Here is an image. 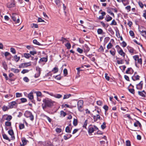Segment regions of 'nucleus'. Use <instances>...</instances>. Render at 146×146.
Returning <instances> with one entry per match:
<instances>
[{"instance_id":"obj_25","label":"nucleus","mask_w":146,"mask_h":146,"mask_svg":"<svg viewBox=\"0 0 146 146\" xmlns=\"http://www.w3.org/2000/svg\"><path fill=\"white\" fill-rule=\"evenodd\" d=\"M94 131V128L90 127L89 128L88 132L89 133H92Z\"/></svg>"},{"instance_id":"obj_55","label":"nucleus","mask_w":146,"mask_h":146,"mask_svg":"<svg viewBox=\"0 0 146 146\" xmlns=\"http://www.w3.org/2000/svg\"><path fill=\"white\" fill-rule=\"evenodd\" d=\"M14 6L15 4L13 3H11L10 4L8 5V7L10 8L13 7Z\"/></svg>"},{"instance_id":"obj_31","label":"nucleus","mask_w":146,"mask_h":146,"mask_svg":"<svg viewBox=\"0 0 146 146\" xmlns=\"http://www.w3.org/2000/svg\"><path fill=\"white\" fill-rule=\"evenodd\" d=\"M131 70L132 71V72H133V70L132 69V68H129L127 69V70L125 72L126 74L130 73H129V71H130Z\"/></svg>"},{"instance_id":"obj_3","label":"nucleus","mask_w":146,"mask_h":146,"mask_svg":"<svg viewBox=\"0 0 146 146\" xmlns=\"http://www.w3.org/2000/svg\"><path fill=\"white\" fill-rule=\"evenodd\" d=\"M24 115L27 117H29L31 121H33L34 119V116L31 112L30 111H26L24 113Z\"/></svg>"},{"instance_id":"obj_50","label":"nucleus","mask_w":146,"mask_h":146,"mask_svg":"<svg viewBox=\"0 0 146 146\" xmlns=\"http://www.w3.org/2000/svg\"><path fill=\"white\" fill-rule=\"evenodd\" d=\"M63 73L64 76H66L67 74L68 71L65 68L64 70Z\"/></svg>"},{"instance_id":"obj_7","label":"nucleus","mask_w":146,"mask_h":146,"mask_svg":"<svg viewBox=\"0 0 146 146\" xmlns=\"http://www.w3.org/2000/svg\"><path fill=\"white\" fill-rule=\"evenodd\" d=\"M31 65V64L30 62L23 63L19 65V68H22L26 67L28 66Z\"/></svg>"},{"instance_id":"obj_52","label":"nucleus","mask_w":146,"mask_h":146,"mask_svg":"<svg viewBox=\"0 0 146 146\" xmlns=\"http://www.w3.org/2000/svg\"><path fill=\"white\" fill-rule=\"evenodd\" d=\"M12 119V117L11 115H8L6 119V120L10 121Z\"/></svg>"},{"instance_id":"obj_20","label":"nucleus","mask_w":146,"mask_h":146,"mask_svg":"<svg viewBox=\"0 0 146 146\" xmlns=\"http://www.w3.org/2000/svg\"><path fill=\"white\" fill-rule=\"evenodd\" d=\"M45 146H54L52 143L49 141H46L45 143Z\"/></svg>"},{"instance_id":"obj_60","label":"nucleus","mask_w":146,"mask_h":146,"mask_svg":"<svg viewBox=\"0 0 146 146\" xmlns=\"http://www.w3.org/2000/svg\"><path fill=\"white\" fill-rule=\"evenodd\" d=\"M30 54L34 55V54H36V52L35 51H31L30 52Z\"/></svg>"},{"instance_id":"obj_42","label":"nucleus","mask_w":146,"mask_h":146,"mask_svg":"<svg viewBox=\"0 0 146 146\" xmlns=\"http://www.w3.org/2000/svg\"><path fill=\"white\" fill-rule=\"evenodd\" d=\"M110 25H117V23L113 19L112 21V22Z\"/></svg>"},{"instance_id":"obj_34","label":"nucleus","mask_w":146,"mask_h":146,"mask_svg":"<svg viewBox=\"0 0 146 146\" xmlns=\"http://www.w3.org/2000/svg\"><path fill=\"white\" fill-rule=\"evenodd\" d=\"M23 80L26 82H28L29 81V79L27 77H25L23 78Z\"/></svg>"},{"instance_id":"obj_14","label":"nucleus","mask_w":146,"mask_h":146,"mask_svg":"<svg viewBox=\"0 0 146 146\" xmlns=\"http://www.w3.org/2000/svg\"><path fill=\"white\" fill-rule=\"evenodd\" d=\"M24 57L27 58H28L31 57V60H33V57L31 56L30 54L27 53H25L24 55Z\"/></svg>"},{"instance_id":"obj_61","label":"nucleus","mask_w":146,"mask_h":146,"mask_svg":"<svg viewBox=\"0 0 146 146\" xmlns=\"http://www.w3.org/2000/svg\"><path fill=\"white\" fill-rule=\"evenodd\" d=\"M108 12L110 14L113 16L114 17V14L111 11V10L110 9H108Z\"/></svg>"},{"instance_id":"obj_9","label":"nucleus","mask_w":146,"mask_h":146,"mask_svg":"<svg viewBox=\"0 0 146 146\" xmlns=\"http://www.w3.org/2000/svg\"><path fill=\"white\" fill-rule=\"evenodd\" d=\"M143 81H141L137 85L136 88L137 89L139 90H141L143 88Z\"/></svg>"},{"instance_id":"obj_46","label":"nucleus","mask_w":146,"mask_h":146,"mask_svg":"<svg viewBox=\"0 0 146 146\" xmlns=\"http://www.w3.org/2000/svg\"><path fill=\"white\" fill-rule=\"evenodd\" d=\"M112 19V18L111 17L108 15V17H107L106 21L107 22H108L111 20Z\"/></svg>"},{"instance_id":"obj_36","label":"nucleus","mask_w":146,"mask_h":146,"mask_svg":"<svg viewBox=\"0 0 146 146\" xmlns=\"http://www.w3.org/2000/svg\"><path fill=\"white\" fill-rule=\"evenodd\" d=\"M66 46L67 47L68 49H69L70 48L71 45L69 43H67L65 44Z\"/></svg>"},{"instance_id":"obj_26","label":"nucleus","mask_w":146,"mask_h":146,"mask_svg":"<svg viewBox=\"0 0 146 146\" xmlns=\"http://www.w3.org/2000/svg\"><path fill=\"white\" fill-rule=\"evenodd\" d=\"M14 59L16 62H17L19 60L20 57L17 56V55H15L14 56Z\"/></svg>"},{"instance_id":"obj_53","label":"nucleus","mask_w":146,"mask_h":146,"mask_svg":"<svg viewBox=\"0 0 146 146\" xmlns=\"http://www.w3.org/2000/svg\"><path fill=\"white\" fill-rule=\"evenodd\" d=\"M133 58L136 61L139 58V56L137 55H136L133 56Z\"/></svg>"},{"instance_id":"obj_63","label":"nucleus","mask_w":146,"mask_h":146,"mask_svg":"<svg viewBox=\"0 0 146 146\" xmlns=\"http://www.w3.org/2000/svg\"><path fill=\"white\" fill-rule=\"evenodd\" d=\"M108 74L107 73L105 74V78L106 80H107L109 81L110 79V77L108 76Z\"/></svg>"},{"instance_id":"obj_18","label":"nucleus","mask_w":146,"mask_h":146,"mask_svg":"<svg viewBox=\"0 0 146 146\" xmlns=\"http://www.w3.org/2000/svg\"><path fill=\"white\" fill-rule=\"evenodd\" d=\"M28 97L29 99L31 100H32L33 99L34 96L33 92H31L28 94Z\"/></svg>"},{"instance_id":"obj_23","label":"nucleus","mask_w":146,"mask_h":146,"mask_svg":"<svg viewBox=\"0 0 146 146\" xmlns=\"http://www.w3.org/2000/svg\"><path fill=\"white\" fill-rule=\"evenodd\" d=\"M97 33L98 34H104V33L103 32L102 30L101 29H98L97 30Z\"/></svg>"},{"instance_id":"obj_54","label":"nucleus","mask_w":146,"mask_h":146,"mask_svg":"<svg viewBox=\"0 0 146 146\" xmlns=\"http://www.w3.org/2000/svg\"><path fill=\"white\" fill-rule=\"evenodd\" d=\"M101 127L103 129H104L106 127V123L105 122L103 123V124L101 125Z\"/></svg>"},{"instance_id":"obj_47","label":"nucleus","mask_w":146,"mask_h":146,"mask_svg":"<svg viewBox=\"0 0 146 146\" xmlns=\"http://www.w3.org/2000/svg\"><path fill=\"white\" fill-rule=\"evenodd\" d=\"M73 124L75 126H76L77 124V120L76 119H74L73 122Z\"/></svg>"},{"instance_id":"obj_27","label":"nucleus","mask_w":146,"mask_h":146,"mask_svg":"<svg viewBox=\"0 0 146 146\" xmlns=\"http://www.w3.org/2000/svg\"><path fill=\"white\" fill-rule=\"evenodd\" d=\"M71 96V94H66L64 95L63 97V99H67L68 98Z\"/></svg>"},{"instance_id":"obj_2","label":"nucleus","mask_w":146,"mask_h":146,"mask_svg":"<svg viewBox=\"0 0 146 146\" xmlns=\"http://www.w3.org/2000/svg\"><path fill=\"white\" fill-rule=\"evenodd\" d=\"M11 16L13 21L15 22V23H19L20 20L19 17V15L17 14L16 13H13Z\"/></svg>"},{"instance_id":"obj_32","label":"nucleus","mask_w":146,"mask_h":146,"mask_svg":"<svg viewBox=\"0 0 146 146\" xmlns=\"http://www.w3.org/2000/svg\"><path fill=\"white\" fill-rule=\"evenodd\" d=\"M88 123V120H86L84 123L83 125V127H84L86 129V126L87 125Z\"/></svg>"},{"instance_id":"obj_40","label":"nucleus","mask_w":146,"mask_h":146,"mask_svg":"<svg viewBox=\"0 0 146 146\" xmlns=\"http://www.w3.org/2000/svg\"><path fill=\"white\" fill-rule=\"evenodd\" d=\"M129 92L131 93L134 94L135 93V90L133 88L132 89H128Z\"/></svg>"},{"instance_id":"obj_49","label":"nucleus","mask_w":146,"mask_h":146,"mask_svg":"<svg viewBox=\"0 0 146 146\" xmlns=\"http://www.w3.org/2000/svg\"><path fill=\"white\" fill-rule=\"evenodd\" d=\"M11 51L13 54H15L16 53V50L15 49L13 48H10Z\"/></svg>"},{"instance_id":"obj_24","label":"nucleus","mask_w":146,"mask_h":146,"mask_svg":"<svg viewBox=\"0 0 146 146\" xmlns=\"http://www.w3.org/2000/svg\"><path fill=\"white\" fill-rule=\"evenodd\" d=\"M11 70L15 73H18L19 72V69L14 68H11Z\"/></svg>"},{"instance_id":"obj_12","label":"nucleus","mask_w":146,"mask_h":146,"mask_svg":"<svg viewBox=\"0 0 146 146\" xmlns=\"http://www.w3.org/2000/svg\"><path fill=\"white\" fill-rule=\"evenodd\" d=\"M83 47L84 52H87L90 50V48L87 44L84 45Z\"/></svg>"},{"instance_id":"obj_6","label":"nucleus","mask_w":146,"mask_h":146,"mask_svg":"<svg viewBox=\"0 0 146 146\" xmlns=\"http://www.w3.org/2000/svg\"><path fill=\"white\" fill-rule=\"evenodd\" d=\"M34 93L36 94L37 100L39 102L40 101H41V99L39 97H40V98H41L42 97L41 92H40L39 91H34Z\"/></svg>"},{"instance_id":"obj_35","label":"nucleus","mask_w":146,"mask_h":146,"mask_svg":"<svg viewBox=\"0 0 146 146\" xmlns=\"http://www.w3.org/2000/svg\"><path fill=\"white\" fill-rule=\"evenodd\" d=\"M110 52L112 55L114 56L115 54V50L113 49V50H110Z\"/></svg>"},{"instance_id":"obj_45","label":"nucleus","mask_w":146,"mask_h":146,"mask_svg":"<svg viewBox=\"0 0 146 146\" xmlns=\"http://www.w3.org/2000/svg\"><path fill=\"white\" fill-rule=\"evenodd\" d=\"M112 46L111 43V42H110L107 46V48L108 49H110L112 47Z\"/></svg>"},{"instance_id":"obj_16","label":"nucleus","mask_w":146,"mask_h":146,"mask_svg":"<svg viewBox=\"0 0 146 146\" xmlns=\"http://www.w3.org/2000/svg\"><path fill=\"white\" fill-rule=\"evenodd\" d=\"M138 125L140 127H141V125L140 122L137 120H136V122L134 124V125L135 127H137L138 126Z\"/></svg>"},{"instance_id":"obj_15","label":"nucleus","mask_w":146,"mask_h":146,"mask_svg":"<svg viewBox=\"0 0 146 146\" xmlns=\"http://www.w3.org/2000/svg\"><path fill=\"white\" fill-rule=\"evenodd\" d=\"M16 102L15 101H13L11 102L9 104V107L10 108H12L15 106Z\"/></svg>"},{"instance_id":"obj_57","label":"nucleus","mask_w":146,"mask_h":146,"mask_svg":"<svg viewBox=\"0 0 146 146\" xmlns=\"http://www.w3.org/2000/svg\"><path fill=\"white\" fill-rule=\"evenodd\" d=\"M58 68L56 67H54L52 70V71H54V73H56L58 72Z\"/></svg>"},{"instance_id":"obj_56","label":"nucleus","mask_w":146,"mask_h":146,"mask_svg":"<svg viewBox=\"0 0 146 146\" xmlns=\"http://www.w3.org/2000/svg\"><path fill=\"white\" fill-rule=\"evenodd\" d=\"M56 131L58 133H60L62 131V129L60 128H57L56 129Z\"/></svg>"},{"instance_id":"obj_33","label":"nucleus","mask_w":146,"mask_h":146,"mask_svg":"<svg viewBox=\"0 0 146 146\" xmlns=\"http://www.w3.org/2000/svg\"><path fill=\"white\" fill-rule=\"evenodd\" d=\"M2 65L4 68L5 70H7V66L6 62H3L2 63Z\"/></svg>"},{"instance_id":"obj_62","label":"nucleus","mask_w":146,"mask_h":146,"mask_svg":"<svg viewBox=\"0 0 146 146\" xmlns=\"http://www.w3.org/2000/svg\"><path fill=\"white\" fill-rule=\"evenodd\" d=\"M130 35L132 36H134V34L133 31H130L129 32Z\"/></svg>"},{"instance_id":"obj_28","label":"nucleus","mask_w":146,"mask_h":146,"mask_svg":"<svg viewBox=\"0 0 146 146\" xmlns=\"http://www.w3.org/2000/svg\"><path fill=\"white\" fill-rule=\"evenodd\" d=\"M19 127L20 129H21L24 128L25 127L24 124L21 123H20L19 125Z\"/></svg>"},{"instance_id":"obj_44","label":"nucleus","mask_w":146,"mask_h":146,"mask_svg":"<svg viewBox=\"0 0 146 146\" xmlns=\"http://www.w3.org/2000/svg\"><path fill=\"white\" fill-rule=\"evenodd\" d=\"M126 146H130L131 143L129 140H127L126 141Z\"/></svg>"},{"instance_id":"obj_58","label":"nucleus","mask_w":146,"mask_h":146,"mask_svg":"<svg viewBox=\"0 0 146 146\" xmlns=\"http://www.w3.org/2000/svg\"><path fill=\"white\" fill-rule=\"evenodd\" d=\"M31 27L32 28H33L34 27L35 28H38V25L36 24H35L34 23L32 24Z\"/></svg>"},{"instance_id":"obj_38","label":"nucleus","mask_w":146,"mask_h":146,"mask_svg":"<svg viewBox=\"0 0 146 146\" xmlns=\"http://www.w3.org/2000/svg\"><path fill=\"white\" fill-rule=\"evenodd\" d=\"M60 115L64 117L66 115V113L63 111H60Z\"/></svg>"},{"instance_id":"obj_48","label":"nucleus","mask_w":146,"mask_h":146,"mask_svg":"<svg viewBox=\"0 0 146 146\" xmlns=\"http://www.w3.org/2000/svg\"><path fill=\"white\" fill-rule=\"evenodd\" d=\"M29 70L27 69H23L21 71V73L23 74L27 73L29 72Z\"/></svg>"},{"instance_id":"obj_21","label":"nucleus","mask_w":146,"mask_h":146,"mask_svg":"<svg viewBox=\"0 0 146 146\" xmlns=\"http://www.w3.org/2000/svg\"><path fill=\"white\" fill-rule=\"evenodd\" d=\"M3 138L6 140H8L9 141H10L11 140L5 134L3 135Z\"/></svg>"},{"instance_id":"obj_22","label":"nucleus","mask_w":146,"mask_h":146,"mask_svg":"<svg viewBox=\"0 0 146 146\" xmlns=\"http://www.w3.org/2000/svg\"><path fill=\"white\" fill-rule=\"evenodd\" d=\"M54 97L56 98L59 99L61 98L62 97V96L60 94H54Z\"/></svg>"},{"instance_id":"obj_41","label":"nucleus","mask_w":146,"mask_h":146,"mask_svg":"<svg viewBox=\"0 0 146 146\" xmlns=\"http://www.w3.org/2000/svg\"><path fill=\"white\" fill-rule=\"evenodd\" d=\"M22 94L21 93H16V97H22Z\"/></svg>"},{"instance_id":"obj_19","label":"nucleus","mask_w":146,"mask_h":146,"mask_svg":"<svg viewBox=\"0 0 146 146\" xmlns=\"http://www.w3.org/2000/svg\"><path fill=\"white\" fill-rule=\"evenodd\" d=\"M119 54L123 56L124 57L125 53L123 52L122 49H121L120 50L118 51Z\"/></svg>"},{"instance_id":"obj_30","label":"nucleus","mask_w":146,"mask_h":146,"mask_svg":"<svg viewBox=\"0 0 146 146\" xmlns=\"http://www.w3.org/2000/svg\"><path fill=\"white\" fill-rule=\"evenodd\" d=\"M27 141H28L26 140L25 138L22 139V142L23 145H26Z\"/></svg>"},{"instance_id":"obj_1","label":"nucleus","mask_w":146,"mask_h":146,"mask_svg":"<svg viewBox=\"0 0 146 146\" xmlns=\"http://www.w3.org/2000/svg\"><path fill=\"white\" fill-rule=\"evenodd\" d=\"M43 104H42L43 109L45 110L47 107H51L53 106V104L55 102L48 98H45L43 100Z\"/></svg>"},{"instance_id":"obj_29","label":"nucleus","mask_w":146,"mask_h":146,"mask_svg":"<svg viewBox=\"0 0 146 146\" xmlns=\"http://www.w3.org/2000/svg\"><path fill=\"white\" fill-rule=\"evenodd\" d=\"M33 43L36 44L38 45H41V44L36 40L34 39L33 41Z\"/></svg>"},{"instance_id":"obj_64","label":"nucleus","mask_w":146,"mask_h":146,"mask_svg":"<svg viewBox=\"0 0 146 146\" xmlns=\"http://www.w3.org/2000/svg\"><path fill=\"white\" fill-rule=\"evenodd\" d=\"M97 104L99 106H101L102 104V102L100 100L97 102Z\"/></svg>"},{"instance_id":"obj_37","label":"nucleus","mask_w":146,"mask_h":146,"mask_svg":"<svg viewBox=\"0 0 146 146\" xmlns=\"http://www.w3.org/2000/svg\"><path fill=\"white\" fill-rule=\"evenodd\" d=\"M130 53H133L134 52V49L131 47H130L128 49Z\"/></svg>"},{"instance_id":"obj_4","label":"nucleus","mask_w":146,"mask_h":146,"mask_svg":"<svg viewBox=\"0 0 146 146\" xmlns=\"http://www.w3.org/2000/svg\"><path fill=\"white\" fill-rule=\"evenodd\" d=\"M83 101L82 100H79L77 103V106L78 110L81 112L83 111Z\"/></svg>"},{"instance_id":"obj_11","label":"nucleus","mask_w":146,"mask_h":146,"mask_svg":"<svg viewBox=\"0 0 146 146\" xmlns=\"http://www.w3.org/2000/svg\"><path fill=\"white\" fill-rule=\"evenodd\" d=\"M93 119L94 121H97L98 119H100V117L99 114H97L96 115L93 116Z\"/></svg>"},{"instance_id":"obj_10","label":"nucleus","mask_w":146,"mask_h":146,"mask_svg":"<svg viewBox=\"0 0 146 146\" xmlns=\"http://www.w3.org/2000/svg\"><path fill=\"white\" fill-rule=\"evenodd\" d=\"M8 133L11 136L12 139H14L15 137L14 135L13 131L12 129L9 130L8 131Z\"/></svg>"},{"instance_id":"obj_39","label":"nucleus","mask_w":146,"mask_h":146,"mask_svg":"<svg viewBox=\"0 0 146 146\" xmlns=\"http://www.w3.org/2000/svg\"><path fill=\"white\" fill-rule=\"evenodd\" d=\"M5 125L7 126H10L11 125V122L9 121H6L5 122Z\"/></svg>"},{"instance_id":"obj_13","label":"nucleus","mask_w":146,"mask_h":146,"mask_svg":"<svg viewBox=\"0 0 146 146\" xmlns=\"http://www.w3.org/2000/svg\"><path fill=\"white\" fill-rule=\"evenodd\" d=\"M140 76L138 75H134L132 77V79L133 81L139 80Z\"/></svg>"},{"instance_id":"obj_43","label":"nucleus","mask_w":146,"mask_h":146,"mask_svg":"<svg viewBox=\"0 0 146 146\" xmlns=\"http://www.w3.org/2000/svg\"><path fill=\"white\" fill-rule=\"evenodd\" d=\"M65 131L67 133H70L71 130L70 129V128L68 126H67L66 128L65 129Z\"/></svg>"},{"instance_id":"obj_59","label":"nucleus","mask_w":146,"mask_h":146,"mask_svg":"<svg viewBox=\"0 0 146 146\" xmlns=\"http://www.w3.org/2000/svg\"><path fill=\"white\" fill-rule=\"evenodd\" d=\"M139 5V6L141 8H143V6L144 5L141 2V1H139L138 2Z\"/></svg>"},{"instance_id":"obj_5","label":"nucleus","mask_w":146,"mask_h":146,"mask_svg":"<svg viewBox=\"0 0 146 146\" xmlns=\"http://www.w3.org/2000/svg\"><path fill=\"white\" fill-rule=\"evenodd\" d=\"M36 72L35 74V78H37L40 76L41 72V69L39 67L37 66L36 67Z\"/></svg>"},{"instance_id":"obj_8","label":"nucleus","mask_w":146,"mask_h":146,"mask_svg":"<svg viewBox=\"0 0 146 146\" xmlns=\"http://www.w3.org/2000/svg\"><path fill=\"white\" fill-rule=\"evenodd\" d=\"M138 93L139 95L140 96L143 97L145 98L146 96V92L143 90L142 91H138Z\"/></svg>"},{"instance_id":"obj_51","label":"nucleus","mask_w":146,"mask_h":146,"mask_svg":"<svg viewBox=\"0 0 146 146\" xmlns=\"http://www.w3.org/2000/svg\"><path fill=\"white\" fill-rule=\"evenodd\" d=\"M77 51L80 53H82L83 52V50L82 49H81L79 48H78L77 49Z\"/></svg>"},{"instance_id":"obj_17","label":"nucleus","mask_w":146,"mask_h":146,"mask_svg":"<svg viewBox=\"0 0 146 146\" xmlns=\"http://www.w3.org/2000/svg\"><path fill=\"white\" fill-rule=\"evenodd\" d=\"M47 61V57H42L41 58L39 61V62H46Z\"/></svg>"}]
</instances>
